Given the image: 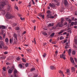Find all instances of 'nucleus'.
Wrapping results in <instances>:
<instances>
[{
	"instance_id": "obj_1",
	"label": "nucleus",
	"mask_w": 77,
	"mask_h": 77,
	"mask_svg": "<svg viewBox=\"0 0 77 77\" xmlns=\"http://www.w3.org/2000/svg\"><path fill=\"white\" fill-rule=\"evenodd\" d=\"M5 5H6V2L5 1H3L2 2V4L0 5V11H1V13L2 14H3V15H5V14H6V12H5V11L2 10V9Z\"/></svg>"
},
{
	"instance_id": "obj_2",
	"label": "nucleus",
	"mask_w": 77,
	"mask_h": 77,
	"mask_svg": "<svg viewBox=\"0 0 77 77\" xmlns=\"http://www.w3.org/2000/svg\"><path fill=\"white\" fill-rule=\"evenodd\" d=\"M5 17L7 19H10V18H15V16L11 14H10L9 13H7L5 15Z\"/></svg>"
},
{
	"instance_id": "obj_3",
	"label": "nucleus",
	"mask_w": 77,
	"mask_h": 77,
	"mask_svg": "<svg viewBox=\"0 0 77 77\" xmlns=\"http://www.w3.org/2000/svg\"><path fill=\"white\" fill-rule=\"evenodd\" d=\"M61 23H58L57 24V25L58 26H59L60 27H63V21H64V19L62 18L61 19Z\"/></svg>"
},
{
	"instance_id": "obj_4",
	"label": "nucleus",
	"mask_w": 77,
	"mask_h": 77,
	"mask_svg": "<svg viewBox=\"0 0 77 77\" xmlns=\"http://www.w3.org/2000/svg\"><path fill=\"white\" fill-rule=\"evenodd\" d=\"M17 40H15V39H13V38H12V39L11 38H10V42L11 43V44H16L17 43Z\"/></svg>"
},
{
	"instance_id": "obj_5",
	"label": "nucleus",
	"mask_w": 77,
	"mask_h": 77,
	"mask_svg": "<svg viewBox=\"0 0 77 77\" xmlns=\"http://www.w3.org/2000/svg\"><path fill=\"white\" fill-rule=\"evenodd\" d=\"M14 67H12L11 69L8 70V73L9 74H12V72L14 71Z\"/></svg>"
},
{
	"instance_id": "obj_6",
	"label": "nucleus",
	"mask_w": 77,
	"mask_h": 77,
	"mask_svg": "<svg viewBox=\"0 0 77 77\" xmlns=\"http://www.w3.org/2000/svg\"><path fill=\"white\" fill-rule=\"evenodd\" d=\"M5 43L4 42L2 41H0V48H2L3 46H4Z\"/></svg>"
},
{
	"instance_id": "obj_7",
	"label": "nucleus",
	"mask_w": 77,
	"mask_h": 77,
	"mask_svg": "<svg viewBox=\"0 0 77 77\" xmlns=\"http://www.w3.org/2000/svg\"><path fill=\"white\" fill-rule=\"evenodd\" d=\"M53 3L55 4V5L57 6H59L60 5L59 2H57V0H53Z\"/></svg>"
},
{
	"instance_id": "obj_8",
	"label": "nucleus",
	"mask_w": 77,
	"mask_h": 77,
	"mask_svg": "<svg viewBox=\"0 0 77 77\" xmlns=\"http://www.w3.org/2000/svg\"><path fill=\"white\" fill-rule=\"evenodd\" d=\"M60 57L61 58L63 59L64 60H65V59H66V56H65V54H62L60 55Z\"/></svg>"
},
{
	"instance_id": "obj_9",
	"label": "nucleus",
	"mask_w": 77,
	"mask_h": 77,
	"mask_svg": "<svg viewBox=\"0 0 77 77\" xmlns=\"http://www.w3.org/2000/svg\"><path fill=\"white\" fill-rule=\"evenodd\" d=\"M49 6H50V7H52V8H55V5L54 4H53V3H52V5L51 3H50Z\"/></svg>"
},
{
	"instance_id": "obj_10",
	"label": "nucleus",
	"mask_w": 77,
	"mask_h": 77,
	"mask_svg": "<svg viewBox=\"0 0 77 77\" xmlns=\"http://www.w3.org/2000/svg\"><path fill=\"white\" fill-rule=\"evenodd\" d=\"M70 61L72 63H73V64H74L75 63L74 62V60L73 59V58L72 57H71L70 58Z\"/></svg>"
},
{
	"instance_id": "obj_11",
	"label": "nucleus",
	"mask_w": 77,
	"mask_h": 77,
	"mask_svg": "<svg viewBox=\"0 0 77 77\" xmlns=\"http://www.w3.org/2000/svg\"><path fill=\"white\" fill-rule=\"evenodd\" d=\"M65 73H66V74H67L68 75H69V74H70V70L69 69H67L66 72Z\"/></svg>"
},
{
	"instance_id": "obj_12",
	"label": "nucleus",
	"mask_w": 77,
	"mask_h": 77,
	"mask_svg": "<svg viewBox=\"0 0 77 77\" xmlns=\"http://www.w3.org/2000/svg\"><path fill=\"white\" fill-rule=\"evenodd\" d=\"M66 31V30L65 29H62L61 30L60 32H58V34H61V33H62L63 32H65Z\"/></svg>"
},
{
	"instance_id": "obj_13",
	"label": "nucleus",
	"mask_w": 77,
	"mask_h": 77,
	"mask_svg": "<svg viewBox=\"0 0 77 77\" xmlns=\"http://www.w3.org/2000/svg\"><path fill=\"white\" fill-rule=\"evenodd\" d=\"M54 26V23H50L48 25V27H53Z\"/></svg>"
},
{
	"instance_id": "obj_14",
	"label": "nucleus",
	"mask_w": 77,
	"mask_h": 77,
	"mask_svg": "<svg viewBox=\"0 0 77 77\" xmlns=\"http://www.w3.org/2000/svg\"><path fill=\"white\" fill-rule=\"evenodd\" d=\"M64 4L66 6H67V5H68V2L66 0H64Z\"/></svg>"
},
{
	"instance_id": "obj_15",
	"label": "nucleus",
	"mask_w": 77,
	"mask_h": 77,
	"mask_svg": "<svg viewBox=\"0 0 77 77\" xmlns=\"http://www.w3.org/2000/svg\"><path fill=\"white\" fill-rule=\"evenodd\" d=\"M14 40L17 41V34H14Z\"/></svg>"
},
{
	"instance_id": "obj_16",
	"label": "nucleus",
	"mask_w": 77,
	"mask_h": 77,
	"mask_svg": "<svg viewBox=\"0 0 77 77\" xmlns=\"http://www.w3.org/2000/svg\"><path fill=\"white\" fill-rule=\"evenodd\" d=\"M71 49H69L68 51L69 55L70 56L71 55Z\"/></svg>"
},
{
	"instance_id": "obj_17",
	"label": "nucleus",
	"mask_w": 77,
	"mask_h": 77,
	"mask_svg": "<svg viewBox=\"0 0 77 77\" xmlns=\"http://www.w3.org/2000/svg\"><path fill=\"white\" fill-rule=\"evenodd\" d=\"M5 41L6 43H8L9 42V39H8V38H6L5 39Z\"/></svg>"
},
{
	"instance_id": "obj_18",
	"label": "nucleus",
	"mask_w": 77,
	"mask_h": 77,
	"mask_svg": "<svg viewBox=\"0 0 77 77\" xmlns=\"http://www.w3.org/2000/svg\"><path fill=\"white\" fill-rule=\"evenodd\" d=\"M31 5H32V4H31V3L29 2L28 5L27 6V7H28V8H30V7H31Z\"/></svg>"
},
{
	"instance_id": "obj_19",
	"label": "nucleus",
	"mask_w": 77,
	"mask_h": 77,
	"mask_svg": "<svg viewBox=\"0 0 77 77\" xmlns=\"http://www.w3.org/2000/svg\"><path fill=\"white\" fill-rule=\"evenodd\" d=\"M22 60L23 62H26V60L24 58H22Z\"/></svg>"
},
{
	"instance_id": "obj_20",
	"label": "nucleus",
	"mask_w": 77,
	"mask_h": 77,
	"mask_svg": "<svg viewBox=\"0 0 77 77\" xmlns=\"http://www.w3.org/2000/svg\"><path fill=\"white\" fill-rule=\"evenodd\" d=\"M27 51L28 53H31L32 51L31 49H27Z\"/></svg>"
},
{
	"instance_id": "obj_21",
	"label": "nucleus",
	"mask_w": 77,
	"mask_h": 77,
	"mask_svg": "<svg viewBox=\"0 0 77 77\" xmlns=\"http://www.w3.org/2000/svg\"><path fill=\"white\" fill-rule=\"evenodd\" d=\"M51 16H52V14H48V15H47V18H50V17H51Z\"/></svg>"
},
{
	"instance_id": "obj_22",
	"label": "nucleus",
	"mask_w": 77,
	"mask_h": 77,
	"mask_svg": "<svg viewBox=\"0 0 77 77\" xmlns=\"http://www.w3.org/2000/svg\"><path fill=\"white\" fill-rule=\"evenodd\" d=\"M74 43L76 45L77 44V39H74Z\"/></svg>"
},
{
	"instance_id": "obj_23",
	"label": "nucleus",
	"mask_w": 77,
	"mask_h": 77,
	"mask_svg": "<svg viewBox=\"0 0 77 77\" xmlns=\"http://www.w3.org/2000/svg\"><path fill=\"white\" fill-rule=\"evenodd\" d=\"M50 69H54L55 67L54 66H51L50 67Z\"/></svg>"
},
{
	"instance_id": "obj_24",
	"label": "nucleus",
	"mask_w": 77,
	"mask_h": 77,
	"mask_svg": "<svg viewBox=\"0 0 77 77\" xmlns=\"http://www.w3.org/2000/svg\"><path fill=\"white\" fill-rule=\"evenodd\" d=\"M18 66L20 68H21L23 67V65L21 64H20Z\"/></svg>"
},
{
	"instance_id": "obj_25",
	"label": "nucleus",
	"mask_w": 77,
	"mask_h": 77,
	"mask_svg": "<svg viewBox=\"0 0 77 77\" xmlns=\"http://www.w3.org/2000/svg\"><path fill=\"white\" fill-rule=\"evenodd\" d=\"M14 74H17V70L16 69H15L14 70Z\"/></svg>"
},
{
	"instance_id": "obj_26",
	"label": "nucleus",
	"mask_w": 77,
	"mask_h": 77,
	"mask_svg": "<svg viewBox=\"0 0 77 77\" xmlns=\"http://www.w3.org/2000/svg\"><path fill=\"white\" fill-rule=\"evenodd\" d=\"M64 39V37H63V36H61L60 38V40H62V39Z\"/></svg>"
},
{
	"instance_id": "obj_27",
	"label": "nucleus",
	"mask_w": 77,
	"mask_h": 77,
	"mask_svg": "<svg viewBox=\"0 0 77 77\" xmlns=\"http://www.w3.org/2000/svg\"><path fill=\"white\" fill-rule=\"evenodd\" d=\"M58 27V25H57L56 26H54V27H52V29H56V27Z\"/></svg>"
},
{
	"instance_id": "obj_28",
	"label": "nucleus",
	"mask_w": 77,
	"mask_h": 77,
	"mask_svg": "<svg viewBox=\"0 0 77 77\" xmlns=\"http://www.w3.org/2000/svg\"><path fill=\"white\" fill-rule=\"evenodd\" d=\"M15 29L16 30H20V28L18 27H16L15 28Z\"/></svg>"
},
{
	"instance_id": "obj_29",
	"label": "nucleus",
	"mask_w": 77,
	"mask_h": 77,
	"mask_svg": "<svg viewBox=\"0 0 77 77\" xmlns=\"http://www.w3.org/2000/svg\"><path fill=\"white\" fill-rule=\"evenodd\" d=\"M71 69L73 71H75V69L74 67H72L71 68Z\"/></svg>"
},
{
	"instance_id": "obj_30",
	"label": "nucleus",
	"mask_w": 77,
	"mask_h": 77,
	"mask_svg": "<svg viewBox=\"0 0 77 77\" xmlns=\"http://www.w3.org/2000/svg\"><path fill=\"white\" fill-rule=\"evenodd\" d=\"M35 68H32L31 69V71H35Z\"/></svg>"
},
{
	"instance_id": "obj_31",
	"label": "nucleus",
	"mask_w": 77,
	"mask_h": 77,
	"mask_svg": "<svg viewBox=\"0 0 77 77\" xmlns=\"http://www.w3.org/2000/svg\"><path fill=\"white\" fill-rule=\"evenodd\" d=\"M55 34L54 33V32H53L52 34L51 35V36H53L54 35V34Z\"/></svg>"
},
{
	"instance_id": "obj_32",
	"label": "nucleus",
	"mask_w": 77,
	"mask_h": 77,
	"mask_svg": "<svg viewBox=\"0 0 77 77\" xmlns=\"http://www.w3.org/2000/svg\"><path fill=\"white\" fill-rule=\"evenodd\" d=\"M16 60H20V58L19 57H17L16 58Z\"/></svg>"
},
{
	"instance_id": "obj_33",
	"label": "nucleus",
	"mask_w": 77,
	"mask_h": 77,
	"mask_svg": "<svg viewBox=\"0 0 77 77\" xmlns=\"http://www.w3.org/2000/svg\"><path fill=\"white\" fill-rule=\"evenodd\" d=\"M2 29H5V26H2Z\"/></svg>"
},
{
	"instance_id": "obj_34",
	"label": "nucleus",
	"mask_w": 77,
	"mask_h": 77,
	"mask_svg": "<svg viewBox=\"0 0 77 77\" xmlns=\"http://www.w3.org/2000/svg\"><path fill=\"white\" fill-rule=\"evenodd\" d=\"M74 23L73 22H72L70 25L71 26H73V25H74Z\"/></svg>"
},
{
	"instance_id": "obj_35",
	"label": "nucleus",
	"mask_w": 77,
	"mask_h": 77,
	"mask_svg": "<svg viewBox=\"0 0 77 77\" xmlns=\"http://www.w3.org/2000/svg\"><path fill=\"white\" fill-rule=\"evenodd\" d=\"M72 54H75V51H73L72 53Z\"/></svg>"
},
{
	"instance_id": "obj_36",
	"label": "nucleus",
	"mask_w": 77,
	"mask_h": 77,
	"mask_svg": "<svg viewBox=\"0 0 77 77\" xmlns=\"http://www.w3.org/2000/svg\"><path fill=\"white\" fill-rule=\"evenodd\" d=\"M40 17H42L43 19L44 18V15H41Z\"/></svg>"
},
{
	"instance_id": "obj_37",
	"label": "nucleus",
	"mask_w": 77,
	"mask_h": 77,
	"mask_svg": "<svg viewBox=\"0 0 77 77\" xmlns=\"http://www.w3.org/2000/svg\"><path fill=\"white\" fill-rule=\"evenodd\" d=\"M59 72L60 74H62L63 73V72H62V71H61V70H59Z\"/></svg>"
},
{
	"instance_id": "obj_38",
	"label": "nucleus",
	"mask_w": 77,
	"mask_h": 77,
	"mask_svg": "<svg viewBox=\"0 0 77 77\" xmlns=\"http://www.w3.org/2000/svg\"><path fill=\"white\" fill-rule=\"evenodd\" d=\"M10 9V7H9V6H8V7L7 11H9Z\"/></svg>"
},
{
	"instance_id": "obj_39",
	"label": "nucleus",
	"mask_w": 77,
	"mask_h": 77,
	"mask_svg": "<svg viewBox=\"0 0 77 77\" xmlns=\"http://www.w3.org/2000/svg\"><path fill=\"white\" fill-rule=\"evenodd\" d=\"M46 53H45L44 55H43V57H45L46 56Z\"/></svg>"
},
{
	"instance_id": "obj_40",
	"label": "nucleus",
	"mask_w": 77,
	"mask_h": 77,
	"mask_svg": "<svg viewBox=\"0 0 77 77\" xmlns=\"http://www.w3.org/2000/svg\"><path fill=\"white\" fill-rule=\"evenodd\" d=\"M47 14H50V11L48 10V11H47Z\"/></svg>"
},
{
	"instance_id": "obj_41",
	"label": "nucleus",
	"mask_w": 77,
	"mask_h": 77,
	"mask_svg": "<svg viewBox=\"0 0 77 77\" xmlns=\"http://www.w3.org/2000/svg\"><path fill=\"white\" fill-rule=\"evenodd\" d=\"M50 17V18H52V19H53V18H54V16H51Z\"/></svg>"
},
{
	"instance_id": "obj_42",
	"label": "nucleus",
	"mask_w": 77,
	"mask_h": 77,
	"mask_svg": "<svg viewBox=\"0 0 77 77\" xmlns=\"http://www.w3.org/2000/svg\"><path fill=\"white\" fill-rule=\"evenodd\" d=\"M29 66V63H26L25 64V66L26 67H27Z\"/></svg>"
},
{
	"instance_id": "obj_43",
	"label": "nucleus",
	"mask_w": 77,
	"mask_h": 77,
	"mask_svg": "<svg viewBox=\"0 0 77 77\" xmlns=\"http://www.w3.org/2000/svg\"><path fill=\"white\" fill-rule=\"evenodd\" d=\"M69 47V46H66L65 47V48H66V49H67V48H68Z\"/></svg>"
},
{
	"instance_id": "obj_44",
	"label": "nucleus",
	"mask_w": 77,
	"mask_h": 77,
	"mask_svg": "<svg viewBox=\"0 0 77 77\" xmlns=\"http://www.w3.org/2000/svg\"><path fill=\"white\" fill-rule=\"evenodd\" d=\"M32 2L33 5H35V2H34V1H33V0H32Z\"/></svg>"
},
{
	"instance_id": "obj_45",
	"label": "nucleus",
	"mask_w": 77,
	"mask_h": 77,
	"mask_svg": "<svg viewBox=\"0 0 77 77\" xmlns=\"http://www.w3.org/2000/svg\"><path fill=\"white\" fill-rule=\"evenodd\" d=\"M5 36H6V34H4L3 35V38L4 39H5Z\"/></svg>"
},
{
	"instance_id": "obj_46",
	"label": "nucleus",
	"mask_w": 77,
	"mask_h": 77,
	"mask_svg": "<svg viewBox=\"0 0 77 77\" xmlns=\"http://www.w3.org/2000/svg\"><path fill=\"white\" fill-rule=\"evenodd\" d=\"M4 48L5 50H7L8 49V47L7 46L4 47Z\"/></svg>"
},
{
	"instance_id": "obj_47",
	"label": "nucleus",
	"mask_w": 77,
	"mask_h": 77,
	"mask_svg": "<svg viewBox=\"0 0 77 77\" xmlns=\"http://www.w3.org/2000/svg\"><path fill=\"white\" fill-rule=\"evenodd\" d=\"M34 41L35 44H36V41L35 40V38H34Z\"/></svg>"
},
{
	"instance_id": "obj_48",
	"label": "nucleus",
	"mask_w": 77,
	"mask_h": 77,
	"mask_svg": "<svg viewBox=\"0 0 77 77\" xmlns=\"http://www.w3.org/2000/svg\"><path fill=\"white\" fill-rule=\"evenodd\" d=\"M17 26V23H14L13 24V27H14V26Z\"/></svg>"
},
{
	"instance_id": "obj_49",
	"label": "nucleus",
	"mask_w": 77,
	"mask_h": 77,
	"mask_svg": "<svg viewBox=\"0 0 77 77\" xmlns=\"http://www.w3.org/2000/svg\"><path fill=\"white\" fill-rule=\"evenodd\" d=\"M25 18H22V17H20V20H24Z\"/></svg>"
},
{
	"instance_id": "obj_50",
	"label": "nucleus",
	"mask_w": 77,
	"mask_h": 77,
	"mask_svg": "<svg viewBox=\"0 0 77 77\" xmlns=\"http://www.w3.org/2000/svg\"><path fill=\"white\" fill-rule=\"evenodd\" d=\"M42 34L43 35H47V33H46V32H43L42 33Z\"/></svg>"
},
{
	"instance_id": "obj_51",
	"label": "nucleus",
	"mask_w": 77,
	"mask_h": 77,
	"mask_svg": "<svg viewBox=\"0 0 77 77\" xmlns=\"http://www.w3.org/2000/svg\"><path fill=\"white\" fill-rule=\"evenodd\" d=\"M72 21V20H71L69 19V23H71Z\"/></svg>"
},
{
	"instance_id": "obj_52",
	"label": "nucleus",
	"mask_w": 77,
	"mask_h": 77,
	"mask_svg": "<svg viewBox=\"0 0 77 77\" xmlns=\"http://www.w3.org/2000/svg\"><path fill=\"white\" fill-rule=\"evenodd\" d=\"M3 69L4 71H6V68L5 67L3 68Z\"/></svg>"
},
{
	"instance_id": "obj_53",
	"label": "nucleus",
	"mask_w": 77,
	"mask_h": 77,
	"mask_svg": "<svg viewBox=\"0 0 77 77\" xmlns=\"http://www.w3.org/2000/svg\"><path fill=\"white\" fill-rule=\"evenodd\" d=\"M36 26H34V30H35L36 29Z\"/></svg>"
},
{
	"instance_id": "obj_54",
	"label": "nucleus",
	"mask_w": 77,
	"mask_h": 77,
	"mask_svg": "<svg viewBox=\"0 0 77 77\" xmlns=\"http://www.w3.org/2000/svg\"><path fill=\"white\" fill-rule=\"evenodd\" d=\"M75 60L76 62V63H77V59L76 58H75Z\"/></svg>"
},
{
	"instance_id": "obj_55",
	"label": "nucleus",
	"mask_w": 77,
	"mask_h": 77,
	"mask_svg": "<svg viewBox=\"0 0 77 77\" xmlns=\"http://www.w3.org/2000/svg\"><path fill=\"white\" fill-rule=\"evenodd\" d=\"M15 9H17V10H18V7H17V6H15Z\"/></svg>"
},
{
	"instance_id": "obj_56",
	"label": "nucleus",
	"mask_w": 77,
	"mask_h": 77,
	"mask_svg": "<svg viewBox=\"0 0 77 77\" xmlns=\"http://www.w3.org/2000/svg\"><path fill=\"white\" fill-rule=\"evenodd\" d=\"M2 40V37L0 36V40Z\"/></svg>"
},
{
	"instance_id": "obj_57",
	"label": "nucleus",
	"mask_w": 77,
	"mask_h": 77,
	"mask_svg": "<svg viewBox=\"0 0 77 77\" xmlns=\"http://www.w3.org/2000/svg\"><path fill=\"white\" fill-rule=\"evenodd\" d=\"M77 22H74V25H77Z\"/></svg>"
},
{
	"instance_id": "obj_58",
	"label": "nucleus",
	"mask_w": 77,
	"mask_h": 77,
	"mask_svg": "<svg viewBox=\"0 0 77 77\" xmlns=\"http://www.w3.org/2000/svg\"><path fill=\"white\" fill-rule=\"evenodd\" d=\"M66 24H67V22H65L64 23V25H66Z\"/></svg>"
},
{
	"instance_id": "obj_59",
	"label": "nucleus",
	"mask_w": 77,
	"mask_h": 77,
	"mask_svg": "<svg viewBox=\"0 0 77 77\" xmlns=\"http://www.w3.org/2000/svg\"><path fill=\"white\" fill-rule=\"evenodd\" d=\"M66 32H65L63 33V35H66Z\"/></svg>"
},
{
	"instance_id": "obj_60",
	"label": "nucleus",
	"mask_w": 77,
	"mask_h": 77,
	"mask_svg": "<svg viewBox=\"0 0 77 77\" xmlns=\"http://www.w3.org/2000/svg\"><path fill=\"white\" fill-rule=\"evenodd\" d=\"M4 54H8V52H5Z\"/></svg>"
},
{
	"instance_id": "obj_61",
	"label": "nucleus",
	"mask_w": 77,
	"mask_h": 77,
	"mask_svg": "<svg viewBox=\"0 0 77 77\" xmlns=\"http://www.w3.org/2000/svg\"><path fill=\"white\" fill-rule=\"evenodd\" d=\"M66 41H67L66 40H65L63 42L64 43H65L66 42Z\"/></svg>"
},
{
	"instance_id": "obj_62",
	"label": "nucleus",
	"mask_w": 77,
	"mask_h": 77,
	"mask_svg": "<svg viewBox=\"0 0 77 77\" xmlns=\"http://www.w3.org/2000/svg\"><path fill=\"white\" fill-rule=\"evenodd\" d=\"M26 33V31L24 32H23V35H24V34H25Z\"/></svg>"
},
{
	"instance_id": "obj_63",
	"label": "nucleus",
	"mask_w": 77,
	"mask_h": 77,
	"mask_svg": "<svg viewBox=\"0 0 77 77\" xmlns=\"http://www.w3.org/2000/svg\"><path fill=\"white\" fill-rule=\"evenodd\" d=\"M75 15H77V11H76L75 13Z\"/></svg>"
},
{
	"instance_id": "obj_64",
	"label": "nucleus",
	"mask_w": 77,
	"mask_h": 77,
	"mask_svg": "<svg viewBox=\"0 0 77 77\" xmlns=\"http://www.w3.org/2000/svg\"><path fill=\"white\" fill-rule=\"evenodd\" d=\"M37 76H38V75H34V77H37Z\"/></svg>"
}]
</instances>
